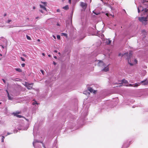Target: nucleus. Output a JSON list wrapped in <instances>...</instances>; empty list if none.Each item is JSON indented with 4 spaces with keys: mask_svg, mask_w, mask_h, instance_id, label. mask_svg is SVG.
Instances as JSON below:
<instances>
[{
    "mask_svg": "<svg viewBox=\"0 0 148 148\" xmlns=\"http://www.w3.org/2000/svg\"><path fill=\"white\" fill-rule=\"evenodd\" d=\"M15 70L19 72H21L22 71V70L19 68H15Z\"/></svg>",
    "mask_w": 148,
    "mask_h": 148,
    "instance_id": "18",
    "label": "nucleus"
},
{
    "mask_svg": "<svg viewBox=\"0 0 148 148\" xmlns=\"http://www.w3.org/2000/svg\"><path fill=\"white\" fill-rule=\"evenodd\" d=\"M58 54H59V55H60V54H61L60 53V52H59V53H58Z\"/></svg>",
    "mask_w": 148,
    "mask_h": 148,
    "instance_id": "58",
    "label": "nucleus"
},
{
    "mask_svg": "<svg viewBox=\"0 0 148 148\" xmlns=\"http://www.w3.org/2000/svg\"><path fill=\"white\" fill-rule=\"evenodd\" d=\"M88 90L90 92H93L94 93H95L96 91L93 90L91 87L88 88Z\"/></svg>",
    "mask_w": 148,
    "mask_h": 148,
    "instance_id": "12",
    "label": "nucleus"
},
{
    "mask_svg": "<svg viewBox=\"0 0 148 148\" xmlns=\"http://www.w3.org/2000/svg\"><path fill=\"white\" fill-rule=\"evenodd\" d=\"M139 86V84H138V83H136L134 84H129L128 86H133L134 87H137Z\"/></svg>",
    "mask_w": 148,
    "mask_h": 148,
    "instance_id": "11",
    "label": "nucleus"
},
{
    "mask_svg": "<svg viewBox=\"0 0 148 148\" xmlns=\"http://www.w3.org/2000/svg\"><path fill=\"white\" fill-rule=\"evenodd\" d=\"M12 21V20L10 19H8L7 21H6V22L8 23H10Z\"/></svg>",
    "mask_w": 148,
    "mask_h": 148,
    "instance_id": "25",
    "label": "nucleus"
},
{
    "mask_svg": "<svg viewBox=\"0 0 148 148\" xmlns=\"http://www.w3.org/2000/svg\"><path fill=\"white\" fill-rule=\"evenodd\" d=\"M135 61L136 63H137V61L136 60H135Z\"/></svg>",
    "mask_w": 148,
    "mask_h": 148,
    "instance_id": "57",
    "label": "nucleus"
},
{
    "mask_svg": "<svg viewBox=\"0 0 148 148\" xmlns=\"http://www.w3.org/2000/svg\"><path fill=\"white\" fill-rule=\"evenodd\" d=\"M48 56H49V57H50V56H50V55H48Z\"/></svg>",
    "mask_w": 148,
    "mask_h": 148,
    "instance_id": "63",
    "label": "nucleus"
},
{
    "mask_svg": "<svg viewBox=\"0 0 148 148\" xmlns=\"http://www.w3.org/2000/svg\"><path fill=\"white\" fill-rule=\"evenodd\" d=\"M57 25L58 26H60V25L58 23L57 24Z\"/></svg>",
    "mask_w": 148,
    "mask_h": 148,
    "instance_id": "50",
    "label": "nucleus"
},
{
    "mask_svg": "<svg viewBox=\"0 0 148 148\" xmlns=\"http://www.w3.org/2000/svg\"><path fill=\"white\" fill-rule=\"evenodd\" d=\"M124 54L125 55H126L127 56V55H128V53H125Z\"/></svg>",
    "mask_w": 148,
    "mask_h": 148,
    "instance_id": "48",
    "label": "nucleus"
},
{
    "mask_svg": "<svg viewBox=\"0 0 148 148\" xmlns=\"http://www.w3.org/2000/svg\"><path fill=\"white\" fill-rule=\"evenodd\" d=\"M3 43L1 45H0V47L1 48L3 49L7 45V41L6 40H4L3 41Z\"/></svg>",
    "mask_w": 148,
    "mask_h": 148,
    "instance_id": "4",
    "label": "nucleus"
},
{
    "mask_svg": "<svg viewBox=\"0 0 148 148\" xmlns=\"http://www.w3.org/2000/svg\"><path fill=\"white\" fill-rule=\"evenodd\" d=\"M121 53H119V56H121Z\"/></svg>",
    "mask_w": 148,
    "mask_h": 148,
    "instance_id": "51",
    "label": "nucleus"
},
{
    "mask_svg": "<svg viewBox=\"0 0 148 148\" xmlns=\"http://www.w3.org/2000/svg\"><path fill=\"white\" fill-rule=\"evenodd\" d=\"M61 36H65V37H67V35L66 34V33H62L61 34Z\"/></svg>",
    "mask_w": 148,
    "mask_h": 148,
    "instance_id": "17",
    "label": "nucleus"
},
{
    "mask_svg": "<svg viewBox=\"0 0 148 148\" xmlns=\"http://www.w3.org/2000/svg\"><path fill=\"white\" fill-rule=\"evenodd\" d=\"M6 92H7L8 94V98L10 100H12L13 99V98L10 96L7 90H6Z\"/></svg>",
    "mask_w": 148,
    "mask_h": 148,
    "instance_id": "15",
    "label": "nucleus"
},
{
    "mask_svg": "<svg viewBox=\"0 0 148 148\" xmlns=\"http://www.w3.org/2000/svg\"><path fill=\"white\" fill-rule=\"evenodd\" d=\"M2 80L3 81V82L5 84L6 83V82H5V79H2Z\"/></svg>",
    "mask_w": 148,
    "mask_h": 148,
    "instance_id": "35",
    "label": "nucleus"
},
{
    "mask_svg": "<svg viewBox=\"0 0 148 148\" xmlns=\"http://www.w3.org/2000/svg\"><path fill=\"white\" fill-rule=\"evenodd\" d=\"M0 56H2V54H0Z\"/></svg>",
    "mask_w": 148,
    "mask_h": 148,
    "instance_id": "61",
    "label": "nucleus"
},
{
    "mask_svg": "<svg viewBox=\"0 0 148 148\" xmlns=\"http://www.w3.org/2000/svg\"><path fill=\"white\" fill-rule=\"evenodd\" d=\"M93 13L96 15H98L100 14V12H95L94 11H93Z\"/></svg>",
    "mask_w": 148,
    "mask_h": 148,
    "instance_id": "23",
    "label": "nucleus"
},
{
    "mask_svg": "<svg viewBox=\"0 0 148 148\" xmlns=\"http://www.w3.org/2000/svg\"><path fill=\"white\" fill-rule=\"evenodd\" d=\"M33 101H34L32 103L33 105L36 106V105H38L39 104L36 101H34V100H33Z\"/></svg>",
    "mask_w": 148,
    "mask_h": 148,
    "instance_id": "16",
    "label": "nucleus"
},
{
    "mask_svg": "<svg viewBox=\"0 0 148 148\" xmlns=\"http://www.w3.org/2000/svg\"><path fill=\"white\" fill-rule=\"evenodd\" d=\"M41 3H43L45 6H46L47 5V2H41Z\"/></svg>",
    "mask_w": 148,
    "mask_h": 148,
    "instance_id": "28",
    "label": "nucleus"
},
{
    "mask_svg": "<svg viewBox=\"0 0 148 148\" xmlns=\"http://www.w3.org/2000/svg\"><path fill=\"white\" fill-rule=\"evenodd\" d=\"M54 58L55 59H57V57L56 56H54Z\"/></svg>",
    "mask_w": 148,
    "mask_h": 148,
    "instance_id": "45",
    "label": "nucleus"
},
{
    "mask_svg": "<svg viewBox=\"0 0 148 148\" xmlns=\"http://www.w3.org/2000/svg\"><path fill=\"white\" fill-rule=\"evenodd\" d=\"M4 137L3 136H2L1 141L2 142H4Z\"/></svg>",
    "mask_w": 148,
    "mask_h": 148,
    "instance_id": "27",
    "label": "nucleus"
},
{
    "mask_svg": "<svg viewBox=\"0 0 148 148\" xmlns=\"http://www.w3.org/2000/svg\"><path fill=\"white\" fill-rule=\"evenodd\" d=\"M129 145H127L126 147H128L129 146Z\"/></svg>",
    "mask_w": 148,
    "mask_h": 148,
    "instance_id": "59",
    "label": "nucleus"
},
{
    "mask_svg": "<svg viewBox=\"0 0 148 148\" xmlns=\"http://www.w3.org/2000/svg\"><path fill=\"white\" fill-rule=\"evenodd\" d=\"M12 80H13V81H14V79H12Z\"/></svg>",
    "mask_w": 148,
    "mask_h": 148,
    "instance_id": "64",
    "label": "nucleus"
},
{
    "mask_svg": "<svg viewBox=\"0 0 148 148\" xmlns=\"http://www.w3.org/2000/svg\"><path fill=\"white\" fill-rule=\"evenodd\" d=\"M28 127L26 126L25 127L23 125H20L18 126L17 127V129L18 130H26L28 129Z\"/></svg>",
    "mask_w": 148,
    "mask_h": 148,
    "instance_id": "5",
    "label": "nucleus"
},
{
    "mask_svg": "<svg viewBox=\"0 0 148 148\" xmlns=\"http://www.w3.org/2000/svg\"><path fill=\"white\" fill-rule=\"evenodd\" d=\"M63 8L66 10H67L69 9V6L68 5H66L64 7H63Z\"/></svg>",
    "mask_w": 148,
    "mask_h": 148,
    "instance_id": "22",
    "label": "nucleus"
},
{
    "mask_svg": "<svg viewBox=\"0 0 148 148\" xmlns=\"http://www.w3.org/2000/svg\"><path fill=\"white\" fill-rule=\"evenodd\" d=\"M40 8H42L45 11H47V10L46 8H45V6H46L43 5H40Z\"/></svg>",
    "mask_w": 148,
    "mask_h": 148,
    "instance_id": "14",
    "label": "nucleus"
},
{
    "mask_svg": "<svg viewBox=\"0 0 148 148\" xmlns=\"http://www.w3.org/2000/svg\"><path fill=\"white\" fill-rule=\"evenodd\" d=\"M33 84V83H31V84H29L27 86V88L28 90H30L32 88V85Z\"/></svg>",
    "mask_w": 148,
    "mask_h": 148,
    "instance_id": "13",
    "label": "nucleus"
},
{
    "mask_svg": "<svg viewBox=\"0 0 148 148\" xmlns=\"http://www.w3.org/2000/svg\"><path fill=\"white\" fill-rule=\"evenodd\" d=\"M127 83V81L125 80V79H123L122 80V83H124L125 84H126Z\"/></svg>",
    "mask_w": 148,
    "mask_h": 148,
    "instance_id": "20",
    "label": "nucleus"
},
{
    "mask_svg": "<svg viewBox=\"0 0 148 148\" xmlns=\"http://www.w3.org/2000/svg\"><path fill=\"white\" fill-rule=\"evenodd\" d=\"M87 92V91H84V94H86V93Z\"/></svg>",
    "mask_w": 148,
    "mask_h": 148,
    "instance_id": "38",
    "label": "nucleus"
},
{
    "mask_svg": "<svg viewBox=\"0 0 148 148\" xmlns=\"http://www.w3.org/2000/svg\"><path fill=\"white\" fill-rule=\"evenodd\" d=\"M42 146L44 147V148H46L44 145L43 144V143H42Z\"/></svg>",
    "mask_w": 148,
    "mask_h": 148,
    "instance_id": "39",
    "label": "nucleus"
},
{
    "mask_svg": "<svg viewBox=\"0 0 148 148\" xmlns=\"http://www.w3.org/2000/svg\"><path fill=\"white\" fill-rule=\"evenodd\" d=\"M40 18L38 16V17H37L36 18V19H38V18Z\"/></svg>",
    "mask_w": 148,
    "mask_h": 148,
    "instance_id": "41",
    "label": "nucleus"
},
{
    "mask_svg": "<svg viewBox=\"0 0 148 148\" xmlns=\"http://www.w3.org/2000/svg\"><path fill=\"white\" fill-rule=\"evenodd\" d=\"M14 115L16 117H18L19 118H21L22 117V116L20 115H19L17 114L16 113L14 114Z\"/></svg>",
    "mask_w": 148,
    "mask_h": 148,
    "instance_id": "19",
    "label": "nucleus"
},
{
    "mask_svg": "<svg viewBox=\"0 0 148 148\" xmlns=\"http://www.w3.org/2000/svg\"><path fill=\"white\" fill-rule=\"evenodd\" d=\"M42 143L38 140H34L33 143V145L35 148H41L40 145H39L38 143Z\"/></svg>",
    "mask_w": 148,
    "mask_h": 148,
    "instance_id": "2",
    "label": "nucleus"
},
{
    "mask_svg": "<svg viewBox=\"0 0 148 148\" xmlns=\"http://www.w3.org/2000/svg\"><path fill=\"white\" fill-rule=\"evenodd\" d=\"M25 65V64L24 63H23L21 64V66L23 67H24Z\"/></svg>",
    "mask_w": 148,
    "mask_h": 148,
    "instance_id": "33",
    "label": "nucleus"
},
{
    "mask_svg": "<svg viewBox=\"0 0 148 148\" xmlns=\"http://www.w3.org/2000/svg\"><path fill=\"white\" fill-rule=\"evenodd\" d=\"M42 55L43 56H45V54H44V53H42Z\"/></svg>",
    "mask_w": 148,
    "mask_h": 148,
    "instance_id": "49",
    "label": "nucleus"
},
{
    "mask_svg": "<svg viewBox=\"0 0 148 148\" xmlns=\"http://www.w3.org/2000/svg\"><path fill=\"white\" fill-rule=\"evenodd\" d=\"M106 42L107 44H109L111 43V41L109 40H107Z\"/></svg>",
    "mask_w": 148,
    "mask_h": 148,
    "instance_id": "21",
    "label": "nucleus"
},
{
    "mask_svg": "<svg viewBox=\"0 0 148 148\" xmlns=\"http://www.w3.org/2000/svg\"><path fill=\"white\" fill-rule=\"evenodd\" d=\"M54 52L55 53H57V51L55 50L54 51Z\"/></svg>",
    "mask_w": 148,
    "mask_h": 148,
    "instance_id": "42",
    "label": "nucleus"
},
{
    "mask_svg": "<svg viewBox=\"0 0 148 148\" xmlns=\"http://www.w3.org/2000/svg\"><path fill=\"white\" fill-rule=\"evenodd\" d=\"M138 19L139 21L142 23L144 25H146L147 23V18L142 17H139Z\"/></svg>",
    "mask_w": 148,
    "mask_h": 148,
    "instance_id": "3",
    "label": "nucleus"
},
{
    "mask_svg": "<svg viewBox=\"0 0 148 148\" xmlns=\"http://www.w3.org/2000/svg\"><path fill=\"white\" fill-rule=\"evenodd\" d=\"M35 8H36L35 7V6H34L33 7V9H35Z\"/></svg>",
    "mask_w": 148,
    "mask_h": 148,
    "instance_id": "52",
    "label": "nucleus"
},
{
    "mask_svg": "<svg viewBox=\"0 0 148 148\" xmlns=\"http://www.w3.org/2000/svg\"><path fill=\"white\" fill-rule=\"evenodd\" d=\"M119 84V83H115V84H117V85H118Z\"/></svg>",
    "mask_w": 148,
    "mask_h": 148,
    "instance_id": "44",
    "label": "nucleus"
},
{
    "mask_svg": "<svg viewBox=\"0 0 148 148\" xmlns=\"http://www.w3.org/2000/svg\"><path fill=\"white\" fill-rule=\"evenodd\" d=\"M23 56L25 57H27V55L26 54H24L23 55Z\"/></svg>",
    "mask_w": 148,
    "mask_h": 148,
    "instance_id": "40",
    "label": "nucleus"
},
{
    "mask_svg": "<svg viewBox=\"0 0 148 148\" xmlns=\"http://www.w3.org/2000/svg\"><path fill=\"white\" fill-rule=\"evenodd\" d=\"M57 12H60V10L59 9H57Z\"/></svg>",
    "mask_w": 148,
    "mask_h": 148,
    "instance_id": "37",
    "label": "nucleus"
},
{
    "mask_svg": "<svg viewBox=\"0 0 148 148\" xmlns=\"http://www.w3.org/2000/svg\"><path fill=\"white\" fill-rule=\"evenodd\" d=\"M53 64L54 65H56V62H53Z\"/></svg>",
    "mask_w": 148,
    "mask_h": 148,
    "instance_id": "43",
    "label": "nucleus"
},
{
    "mask_svg": "<svg viewBox=\"0 0 148 148\" xmlns=\"http://www.w3.org/2000/svg\"><path fill=\"white\" fill-rule=\"evenodd\" d=\"M103 69L102 70V71H104L105 72H107L109 70V68L108 66H106V65H105Z\"/></svg>",
    "mask_w": 148,
    "mask_h": 148,
    "instance_id": "10",
    "label": "nucleus"
},
{
    "mask_svg": "<svg viewBox=\"0 0 148 148\" xmlns=\"http://www.w3.org/2000/svg\"><path fill=\"white\" fill-rule=\"evenodd\" d=\"M69 2L70 3H71V0H69Z\"/></svg>",
    "mask_w": 148,
    "mask_h": 148,
    "instance_id": "54",
    "label": "nucleus"
},
{
    "mask_svg": "<svg viewBox=\"0 0 148 148\" xmlns=\"http://www.w3.org/2000/svg\"><path fill=\"white\" fill-rule=\"evenodd\" d=\"M6 15H6V14H4V16H6Z\"/></svg>",
    "mask_w": 148,
    "mask_h": 148,
    "instance_id": "46",
    "label": "nucleus"
},
{
    "mask_svg": "<svg viewBox=\"0 0 148 148\" xmlns=\"http://www.w3.org/2000/svg\"><path fill=\"white\" fill-rule=\"evenodd\" d=\"M10 134L9 133V132H8L7 133V135H9V134Z\"/></svg>",
    "mask_w": 148,
    "mask_h": 148,
    "instance_id": "53",
    "label": "nucleus"
},
{
    "mask_svg": "<svg viewBox=\"0 0 148 148\" xmlns=\"http://www.w3.org/2000/svg\"><path fill=\"white\" fill-rule=\"evenodd\" d=\"M125 146V143L123 144V147L122 148H123V147H124Z\"/></svg>",
    "mask_w": 148,
    "mask_h": 148,
    "instance_id": "36",
    "label": "nucleus"
},
{
    "mask_svg": "<svg viewBox=\"0 0 148 148\" xmlns=\"http://www.w3.org/2000/svg\"><path fill=\"white\" fill-rule=\"evenodd\" d=\"M98 65L99 66L104 67L106 65L103 61H100L98 63Z\"/></svg>",
    "mask_w": 148,
    "mask_h": 148,
    "instance_id": "9",
    "label": "nucleus"
},
{
    "mask_svg": "<svg viewBox=\"0 0 148 148\" xmlns=\"http://www.w3.org/2000/svg\"><path fill=\"white\" fill-rule=\"evenodd\" d=\"M57 38L58 39V40H60V36L59 35H58L57 36Z\"/></svg>",
    "mask_w": 148,
    "mask_h": 148,
    "instance_id": "29",
    "label": "nucleus"
},
{
    "mask_svg": "<svg viewBox=\"0 0 148 148\" xmlns=\"http://www.w3.org/2000/svg\"><path fill=\"white\" fill-rule=\"evenodd\" d=\"M143 84V85H147L148 84V79H146L141 81L140 83H138L139 85L141 84Z\"/></svg>",
    "mask_w": 148,
    "mask_h": 148,
    "instance_id": "7",
    "label": "nucleus"
},
{
    "mask_svg": "<svg viewBox=\"0 0 148 148\" xmlns=\"http://www.w3.org/2000/svg\"><path fill=\"white\" fill-rule=\"evenodd\" d=\"M29 84V83L25 82L24 85L26 87H27Z\"/></svg>",
    "mask_w": 148,
    "mask_h": 148,
    "instance_id": "26",
    "label": "nucleus"
},
{
    "mask_svg": "<svg viewBox=\"0 0 148 148\" xmlns=\"http://www.w3.org/2000/svg\"><path fill=\"white\" fill-rule=\"evenodd\" d=\"M21 60H22V61H25V59H24L23 58V57H21Z\"/></svg>",
    "mask_w": 148,
    "mask_h": 148,
    "instance_id": "32",
    "label": "nucleus"
},
{
    "mask_svg": "<svg viewBox=\"0 0 148 148\" xmlns=\"http://www.w3.org/2000/svg\"><path fill=\"white\" fill-rule=\"evenodd\" d=\"M71 24H72V20H71Z\"/></svg>",
    "mask_w": 148,
    "mask_h": 148,
    "instance_id": "62",
    "label": "nucleus"
},
{
    "mask_svg": "<svg viewBox=\"0 0 148 148\" xmlns=\"http://www.w3.org/2000/svg\"><path fill=\"white\" fill-rule=\"evenodd\" d=\"M38 41V42H40V40L39 39H37V40Z\"/></svg>",
    "mask_w": 148,
    "mask_h": 148,
    "instance_id": "47",
    "label": "nucleus"
},
{
    "mask_svg": "<svg viewBox=\"0 0 148 148\" xmlns=\"http://www.w3.org/2000/svg\"><path fill=\"white\" fill-rule=\"evenodd\" d=\"M39 10L43 14L45 13H45L42 10Z\"/></svg>",
    "mask_w": 148,
    "mask_h": 148,
    "instance_id": "34",
    "label": "nucleus"
},
{
    "mask_svg": "<svg viewBox=\"0 0 148 148\" xmlns=\"http://www.w3.org/2000/svg\"><path fill=\"white\" fill-rule=\"evenodd\" d=\"M53 36V38H54L55 39H56V37H55V36Z\"/></svg>",
    "mask_w": 148,
    "mask_h": 148,
    "instance_id": "56",
    "label": "nucleus"
},
{
    "mask_svg": "<svg viewBox=\"0 0 148 148\" xmlns=\"http://www.w3.org/2000/svg\"><path fill=\"white\" fill-rule=\"evenodd\" d=\"M40 71L41 72V73H42L43 75L44 74V73H45V72L44 71L42 70H40Z\"/></svg>",
    "mask_w": 148,
    "mask_h": 148,
    "instance_id": "31",
    "label": "nucleus"
},
{
    "mask_svg": "<svg viewBox=\"0 0 148 148\" xmlns=\"http://www.w3.org/2000/svg\"><path fill=\"white\" fill-rule=\"evenodd\" d=\"M132 53L131 52H130L129 53V55L127 56V60L128 63L130 64L131 66H132L133 65V63H130L129 61V58H130V56H132Z\"/></svg>",
    "mask_w": 148,
    "mask_h": 148,
    "instance_id": "6",
    "label": "nucleus"
},
{
    "mask_svg": "<svg viewBox=\"0 0 148 148\" xmlns=\"http://www.w3.org/2000/svg\"><path fill=\"white\" fill-rule=\"evenodd\" d=\"M35 129H34V128L33 134V135H34V137L35 136Z\"/></svg>",
    "mask_w": 148,
    "mask_h": 148,
    "instance_id": "30",
    "label": "nucleus"
},
{
    "mask_svg": "<svg viewBox=\"0 0 148 148\" xmlns=\"http://www.w3.org/2000/svg\"><path fill=\"white\" fill-rule=\"evenodd\" d=\"M132 107L133 108H134L135 107V106H132Z\"/></svg>",
    "mask_w": 148,
    "mask_h": 148,
    "instance_id": "60",
    "label": "nucleus"
},
{
    "mask_svg": "<svg viewBox=\"0 0 148 148\" xmlns=\"http://www.w3.org/2000/svg\"><path fill=\"white\" fill-rule=\"evenodd\" d=\"M101 36L102 37H103L104 36V35L103 34H102V35H101Z\"/></svg>",
    "mask_w": 148,
    "mask_h": 148,
    "instance_id": "55",
    "label": "nucleus"
},
{
    "mask_svg": "<svg viewBox=\"0 0 148 148\" xmlns=\"http://www.w3.org/2000/svg\"><path fill=\"white\" fill-rule=\"evenodd\" d=\"M26 36L27 39L29 40H31V39L29 36H28L27 35H26Z\"/></svg>",
    "mask_w": 148,
    "mask_h": 148,
    "instance_id": "24",
    "label": "nucleus"
},
{
    "mask_svg": "<svg viewBox=\"0 0 148 148\" xmlns=\"http://www.w3.org/2000/svg\"><path fill=\"white\" fill-rule=\"evenodd\" d=\"M80 5L85 10L87 6V4L86 3L82 2L81 3Z\"/></svg>",
    "mask_w": 148,
    "mask_h": 148,
    "instance_id": "8",
    "label": "nucleus"
},
{
    "mask_svg": "<svg viewBox=\"0 0 148 148\" xmlns=\"http://www.w3.org/2000/svg\"><path fill=\"white\" fill-rule=\"evenodd\" d=\"M141 2L143 4V5H141L138 7V12L139 13L140 11L145 12H147L148 9L146 8H148V1L146 0H141Z\"/></svg>",
    "mask_w": 148,
    "mask_h": 148,
    "instance_id": "1",
    "label": "nucleus"
}]
</instances>
